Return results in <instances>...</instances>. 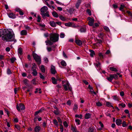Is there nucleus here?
<instances>
[{
  "label": "nucleus",
  "mask_w": 132,
  "mask_h": 132,
  "mask_svg": "<svg viewBox=\"0 0 132 132\" xmlns=\"http://www.w3.org/2000/svg\"><path fill=\"white\" fill-rule=\"evenodd\" d=\"M2 36V39L6 41H13L14 39V34L8 30L0 29V37Z\"/></svg>",
  "instance_id": "1"
},
{
  "label": "nucleus",
  "mask_w": 132,
  "mask_h": 132,
  "mask_svg": "<svg viewBox=\"0 0 132 132\" xmlns=\"http://www.w3.org/2000/svg\"><path fill=\"white\" fill-rule=\"evenodd\" d=\"M50 40H47L45 41L46 45L48 44L50 45H53V43H55L58 41L59 35L56 33L51 34L50 36Z\"/></svg>",
  "instance_id": "2"
},
{
  "label": "nucleus",
  "mask_w": 132,
  "mask_h": 132,
  "mask_svg": "<svg viewBox=\"0 0 132 132\" xmlns=\"http://www.w3.org/2000/svg\"><path fill=\"white\" fill-rule=\"evenodd\" d=\"M32 55L33 58L38 65L41 63V59L40 56L35 53L34 51L32 52Z\"/></svg>",
  "instance_id": "3"
},
{
  "label": "nucleus",
  "mask_w": 132,
  "mask_h": 132,
  "mask_svg": "<svg viewBox=\"0 0 132 132\" xmlns=\"http://www.w3.org/2000/svg\"><path fill=\"white\" fill-rule=\"evenodd\" d=\"M16 108L18 111H20V110H23L25 109L24 105L22 103L20 104L19 105H17Z\"/></svg>",
  "instance_id": "4"
},
{
  "label": "nucleus",
  "mask_w": 132,
  "mask_h": 132,
  "mask_svg": "<svg viewBox=\"0 0 132 132\" xmlns=\"http://www.w3.org/2000/svg\"><path fill=\"white\" fill-rule=\"evenodd\" d=\"M88 20H89L88 22L89 25L90 26H93L94 23V19L89 17H88Z\"/></svg>",
  "instance_id": "5"
},
{
  "label": "nucleus",
  "mask_w": 132,
  "mask_h": 132,
  "mask_svg": "<svg viewBox=\"0 0 132 132\" xmlns=\"http://www.w3.org/2000/svg\"><path fill=\"white\" fill-rule=\"evenodd\" d=\"M48 9L47 7L46 6H44L42 7L40 9L41 13H43L47 11Z\"/></svg>",
  "instance_id": "6"
},
{
  "label": "nucleus",
  "mask_w": 132,
  "mask_h": 132,
  "mask_svg": "<svg viewBox=\"0 0 132 132\" xmlns=\"http://www.w3.org/2000/svg\"><path fill=\"white\" fill-rule=\"evenodd\" d=\"M7 14L9 17L12 19H14L16 17L15 14L13 13H7Z\"/></svg>",
  "instance_id": "7"
},
{
  "label": "nucleus",
  "mask_w": 132,
  "mask_h": 132,
  "mask_svg": "<svg viewBox=\"0 0 132 132\" xmlns=\"http://www.w3.org/2000/svg\"><path fill=\"white\" fill-rule=\"evenodd\" d=\"M40 14L42 15V17L44 19L45 18L46 16L49 17L50 16L49 15V12L48 11H47L45 13H40Z\"/></svg>",
  "instance_id": "8"
},
{
  "label": "nucleus",
  "mask_w": 132,
  "mask_h": 132,
  "mask_svg": "<svg viewBox=\"0 0 132 132\" xmlns=\"http://www.w3.org/2000/svg\"><path fill=\"white\" fill-rule=\"evenodd\" d=\"M88 132H96V130L94 127L91 126L88 129Z\"/></svg>",
  "instance_id": "9"
},
{
  "label": "nucleus",
  "mask_w": 132,
  "mask_h": 132,
  "mask_svg": "<svg viewBox=\"0 0 132 132\" xmlns=\"http://www.w3.org/2000/svg\"><path fill=\"white\" fill-rule=\"evenodd\" d=\"M64 89L65 91H67L68 90V89L71 90L70 88L69 87V84L68 82H67L66 85H63Z\"/></svg>",
  "instance_id": "10"
},
{
  "label": "nucleus",
  "mask_w": 132,
  "mask_h": 132,
  "mask_svg": "<svg viewBox=\"0 0 132 132\" xmlns=\"http://www.w3.org/2000/svg\"><path fill=\"white\" fill-rule=\"evenodd\" d=\"M51 73L53 74H55L56 72L55 67L52 65L51 66Z\"/></svg>",
  "instance_id": "11"
},
{
  "label": "nucleus",
  "mask_w": 132,
  "mask_h": 132,
  "mask_svg": "<svg viewBox=\"0 0 132 132\" xmlns=\"http://www.w3.org/2000/svg\"><path fill=\"white\" fill-rule=\"evenodd\" d=\"M81 0H78L77 2L76 3L75 5V7L76 8L78 9L81 3Z\"/></svg>",
  "instance_id": "12"
},
{
  "label": "nucleus",
  "mask_w": 132,
  "mask_h": 132,
  "mask_svg": "<svg viewBox=\"0 0 132 132\" xmlns=\"http://www.w3.org/2000/svg\"><path fill=\"white\" fill-rule=\"evenodd\" d=\"M116 122L117 125L119 126L122 124V121L120 119H118L116 120Z\"/></svg>",
  "instance_id": "13"
},
{
  "label": "nucleus",
  "mask_w": 132,
  "mask_h": 132,
  "mask_svg": "<svg viewBox=\"0 0 132 132\" xmlns=\"http://www.w3.org/2000/svg\"><path fill=\"white\" fill-rule=\"evenodd\" d=\"M75 42L77 45L79 46H80L82 44V41L79 39H76Z\"/></svg>",
  "instance_id": "14"
},
{
  "label": "nucleus",
  "mask_w": 132,
  "mask_h": 132,
  "mask_svg": "<svg viewBox=\"0 0 132 132\" xmlns=\"http://www.w3.org/2000/svg\"><path fill=\"white\" fill-rule=\"evenodd\" d=\"M50 24L52 27H55L56 26V22L54 21H50Z\"/></svg>",
  "instance_id": "15"
},
{
  "label": "nucleus",
  "mask_w": 132,
  "mask_h": 132,
  "mask_svg": "<svg viewBox=\"0 0 132 132\" xmlns=\"http://www.w3.org/2000/svg\"><path fill=\"white\" fill-rule=\"evenodd\" d=\"M88 88L90 89V92H91L92 93H93L95 94H96L95 92L94 91L92 87L90 86V85H89Z\"/></svg>",
  "instance_id": "16"
},
{
  "label": "nucleus",
  "mask_w": 132,
  "mask_h": 132,
  "mask_svg": "<svg viewBox=\"0 0 132 132\" xmlns=\"http://www.w3.org/2000/svg\"><path fill=\"white\" fill-rule=\"evenodd\" d=\"M89 51L90 52V56L91 57H94V55H95V53L94 51L91 50H89Z\"/></svg>",
  "instance_id": "17"
},
{
  "label": "nucleus",
  "mask_w": 132,
  "mask_h": 132,
  "mask_svg": "<svg viewBox=\"0 0 132 132\" xmlns=\"http://www.w3.org/2000/svg\"><path fill=\"white\" fill-rule=\"evenodd\" d=\"M24 83L25 85L27 86H29V81L27 79H25L23 80Z\"/></svg>",
  "instance_id": "18"
},
{
  "label": "nucleus",
  "mask_w": 132,
  "mask_h": 132,
  "mask_svg": "<svg viewBox=\"0 0 132 132\" xmlns=\"http://www.w3.org/2000/svg\"><path fill=\"white\" fill-rule=\"evenodd\" d=\"M41 129V128L40 127L36 126L34 128V131L36 132H39Z\"/></svg>",
  "instance_id": "19"
},
{
  "label": "nucleus",
  "mask_w": 132,
  "mask_h": 132,
  "mask_svg": "<svg viewBox=\"0 0 132 132\" xmlns=\"http://www.w3.org/2000/svg\"><path fill=\"white\" fill-rule=\"evenodd\" d=\"M91 116L90 114L89 113H86L85 117V118L86 119H88L91 117Z\"/></svg>",
  "instance_id": "20"
},
{
  "label": "nucleus",
  "mask_w": 132,
  "mask_h": 132,
  "mask_svg": "<svg viewBox=\"0 0 132 132\" xmlns=\"http://www.w3.org/2000/svg\"><path fill=\"white\" fill-rule=\"evenodd\" d=\"M110 70L112 71L117 72L118 70L117 68L114 67H110L109 68Z\"/></svg>",
  "instance_id": "21"
},
{
  "label": "nucleus",
  "mask_w": 132,
  "mask_h": 132,
  "mask_svg": "<svg viewBox=\"0 0 132 132\" xmlns=\"http://www.w3.org/2000/svg\"><path fill=\"white\" fill-rule=\"evenodd\" d=\"M27 34V31L25 30H22L21 32V34L22 36L26 35Z\"/></svg>",
  "instance_id": "22"
},
{
  "label": "nucleus",
  "mask_w": 132,
  "mask_h": 132,
  "mask_svg": "<svg viewBox=\"0 0 132 132\" xmlns=\"http://www.w3.org/2000/svg\"><path fill=\"white\" fill-rule=\"evenodd\" d=\"M51 79L52 83L54 84H57V80L55 79V78L52 77Z\"/></svg>",
  "instance_id": "23"
},
{
  "label": "nucleus",
  "mask_w": 132,
  "mask_h": 132,
  "mask_svg": "<svg viewBox=\"0 0 132 132\" xmlns=\"http://www.w3.org/2000/svg\"><path fill=\"white\" fill-rule=\"evenodd\" d=\"M18 54L19 55H21L22 53V49L21 48H19L18 50Z\"/></svg>",
  "instance_id": "24"
},
{
  "label": "nucleus",
  "mask_w": 132,
  "mask_h": 132,
  "mask_svg": "<svg viewBox=\"0 0 132 132\" xmlns=\"http://www.w3.org/2000/svg\"><path fill=\"white\" fill-rule=\"evenodd\" d=\"M40 70L43 73H45V69L43 65H42L40 67Z\"/></svg>",
  "instance_id": "25"
},
{
  "label": "nucleus",
  "mask_w": 132,
  "mask_h": 132,
  "mask_svg": "<svg viewBox=\"0 0 132 132\" xmlns=\"http://www.w3.org/2000/svg\"><path fill=\"white\" fill-rule=\"evenodd\" d=\"M109 77H108L106 78V79L110 81H111L113 79L112 76H111V74L110 75Z\"/></svg>",
  "instance_id": "26"
},
{
  "label": "nucleus",
  "mask_w": 132,
  "mask_h": 132,
  "mask_svg": "<svg viewBox=\"0 0 132 132\" xmlns=\"http://www.w3.org/2000/svg\"><path fill=\"white\" fill-rule=\"evenodd\" d=\"M32 70L33 71V72L32 73V74L34 76H36L37 75V73L36 69H34Z\"/></svg>",
  "instance_id": "27"
},
{
  "label": "nucleus",
  "mask_w": 132,
  "mask_h": 132,
  "mask_svg": "<svg viewBox=\"0 0 132 132\" xmlns=\"http://www.w3.org/2000/svg\"><path fill=\"white\" fill-rule=\"evenodd\" d=\"M78 107L77 106V105L76 104H75L73 106V110L74 111L76 112L77 110L78 109Z\"/></svg>",
  "instance_id": "28"
},
{
  "label": "nucleus",
  "mask_w": 132,
  "mask_h": 132,
  "mask_svg": "<svg viewBox=\"0 0 132 132\" xmlns=\"http://www.w3.org/2000/svg\"><path fill=\"white\" fill-rule=\"evenodd\" d=\"M75 121L76 124L77 125H80L81 122L80 120L79 119H76L75 120Z\"/></svg>",
  "instance_id": "29"
},
{
  "label": "nucleus",
  "mask_w": 132,
  "mask_h": 132,
  "mask_svg": "<svg viewBox=\"0 0 132 132\" xmlns=\"http://www.w3.org/2000/svg\"><path fill=\"white\" fill-rule=\"evenodd\" d=\"M98 55L101 59H103L105 57V56L103 55L102 53H99Z\"/></svg>",
  "instance_id": "30"
},
{
  "label": "nucleus",
  "mask_w": 132,
  "mask_h": 132,
  "mask_svg": "<svg viewBox=\"0 0 132 132\" xmlns=\"http://www.w3.org/2000/svg\"><path fill=\"white\" fill-rule=\"evenodd\" d=\"M59 17L60 18L62 21H65L66 20V18L62 15H60Z\"/></svg>",
  "instance_id": "31"
},
{
  "label": "nucleus",
  "mask_w": 132,
  "mask_h": 132,
  "mask_svg": "<svg viewBox=\"0 0 132 132\" xmlns=\"http://www.w3.org/2000/svg\"><path fill=\"white\" fill-rule=\"evenodd\" d=\"M111 76H112L113 79L114 78L115 80L117 79L118 78V76L116 74H111Z\"/></svg>",
  "instance_id": "32"
},
{
  "label": "nucleus",
  "mask_w": 132,
  "mask_h": 132,
  "mask_svg": "<svg viewBox=\"0 0 132 132\" xmlns=\"http://www.w3.org/2000/svg\"><path fill=\"white\" fill-rule=\"evenodd\" d=\"M125 7V6L124 5L121 4L120 5V7L119 8V10L122 11H123V9H124V8Z\"/></svg>",
  "instance_id": "33"
},
{
  "label": "nucleus",
  "mask_w": 132,
  "mask_h": 132,
  "mask_svg": "<svg viewBox=\"0 0 132 132\" xmlns=\"http://www.w3.org/2000/svg\"><path fill=\"white\" fill-rule=\"evenodd\" d=\"M52 14L53 16L57 18L58 17V14L55 12H53L52 13Z\"/></svg>",
  "instance_id": "34"
},
{
  "label": "nucleus",
  "mask_w": 132,
  "mask_h": 132,
  "mask_svg": "<svg viewBox=\"0 0 132 132\" xmlns=\"http://www.w3.org/2000/svg\"><path fill=\"white\" fill-rule=\"evenodd\" d=\"M61 64L63 66H65L67 65V64L63 60L61 61Z\"/></svg>",
  "instance_id": "35"
},
{
  "label": "nucleus",
  "mask_w": 132,
  "mask_h": 132,
  "mask_svg": "<svg viewBox=\"0 0 132 132\" xmlns=\"http://www.w3.org/2000/svg\"><path fill=\"white\" fill-rule=\"evenodd\" d=\"M15 127L18 130L20 131L21 130V127L19 125H15Z\"/></svg>",
  "instance_id": "36"
},
{
  "label": "nucleus",
  "mask_w": 132,
  "mask_h": 132,
  "mask_svg": "<svg viewBox=\"0 0 132 132\" xmlns=\"http://www.w3.org/2000/svg\"><path fill=\"white\" fill-rule=\"evenodd\" d=\"M106 105L108 107L111 106L113 108H114L113 107L112 105H111V103L109 102H107L106 103Z\"/></svg>",
  "instance_id": "37"
},
{
  "label": "nucleus",
  "mask_w": 132,
  "mask_h": 132,
  "mask_svg": "<svg viewBox=\"0 0 132 132\" xmlns=\"http://www.w3.org/2000/svg\"><path fill=\"white\" fill-rule=\"evenodd\" d=\"M103 28L104 30L108 32L110 31V30L109 28L106 26H104L103 27Z\"/></svg>",
  "instance_id": "38"
},
{
  "label": "nucleus",
  "mask_w": 132,
  "mask_h": 132,
  "mask_svg": "<svg viewBox=\"0 0 132 132\" xmlns=\"http://www.w3.org/2000/svg\"><path fill=\"white\" fill-rule=\"evenodd\" d=\"M96 105L97 106L100 107L102 105V104L100 102H96Z\"/></svg>",
  "instance_id": "39"
},
{
  "label": "nucleus",
  "mask_w": 132,
  "mask_h": 132,
  "mask_svg": "<svg viewBox=\"0 0 132 132\" xmlns=\"http://www.w3.org/2000/svg\"><path fill=\"white\" fill-rule=\"evenodd\" d=\"M71 130L73 132H76V128H75L73 126H72L71 127Z\"/></svg>",
  "instance_id": "40"
},
{
  "label": "nucleus",
  "mask_w": 132,
  "mask_h": 132,
  "mask_svg": "<svg viewBox=\"0 0 132 132\" xmlns=\"http://www.w3.org/2000/svg\"><path fill=\"white\" fill-rule=\"evenodd\" d=\"M53 112L56 115H58L59 113V110H54Z\"/></svg>",
  "instance_id": "41"
},
{
  "label": "nucleus",
  "mask_w": 132,
  "mask_h": 132,
  "mask_svg": "<svg viewBox=\"0 0 132 132\" xmlns=\"http://www.w3.org/2000/svg\"><path fill=\"white\" fill-rule=\"evenodd\" d=\"M127 125L126 123V122L125 121H123L122 122V126L123 127H125L127 126Z\"/></svg>",
  "instance_id": "42"
},
{
  "label": "nucleus",
  "mask_w": 132,
  "mask_h": 132,
  "mask_svg": "<svg viewBox=\"0 0 132 132\" xmlns=\"http://www.w3.org/2000/svg\"><path fill=\"white\" fill-rule=\"evenodd\" d=\"M16 60L15 58L14 57H12L11 59L10 60L12 63H13Z\"/></svg>",
  "instance_id": "43"
},
{
  "label": "nucleus",
  "mask_w": 132,
  "mask_h": 132,
  "mask_svg": "<svg viewBox=\"0 0 132 132\" xmlns=\"http://www.w3.org/2000/svg\"><path fill=\"white\" fill-rule=\"evenodd\" d=\"M72 23L71 22H69L66 23L65 24V25L66 26H71L72 25Z\"/></svg>",
  "instance_id": "44"
},
{
  "label": "nucleus",
  "mask_w": 132,
  "mask_h": 132,
  "mask_svg": "<svg viewBox=\"0 0 132 132\" xmlns=\"http://www.w3.org/2000/svg\"><path fill=\"white\" fill-rule=\"evenodd\" d=\"M119 106H121L122 108H124L126 106V105L125 104H123V103H120L119 104Z\"/></svg>",
  "instance_id": "45"
},
{
  "label": "nucleus",
  "mask_w": 132,
  "mask_h": 132,
  "mask_svg": "<svg viewBox=\"0 0 132 132\" xmlns=\"http://www.w3.org/2000/svg\"><path fill=\"white\" fill-rule=\"evenodd\" d=\"M54 123L56 125H58V123L57 122V120L56 119H54L53 120Z\"/></svg>",
  "instance_id": "46"
},
{
  "label": "nucleus",
  "mask_w": 132,
  "mask_h": 132,
  "mask_svg": "<svg viewBox=\"0 0 132 132\" xmlns=\"http://www.w3.org/2000/svg\"><path fill=\"white\" fill-rule=\"evenodd\" d=\"M86 11L89 15H91V11L90 9H87L86 10Z\"/></svg>",
  "instance_id": "47"
},
{
  "label": "nucleus",
  "mask_w": 132,
  "mask_h": 132,
  "mask_svg": "<svg viewBox=\"0 0 132 132\" xmlns=\"http://www.w3.org/2000/svg\"><path fill=\"white\" fill-rule=\"evenodd\" d=\"M113 97V99L117 101L118 100V97L117 96H114Z\"/></svg>",
  "instance_id": "48"
},
{
  "label": "nucleus",
  "mask_w": 132,
  "mask_h": 132,
  "mask_svg": "<svg viewBox=\"0 0 132 132\" xmlns=\"http://www.w3.org/2000/svg\"><path fill=\"white\" fill-rule=\"evenodd\" d=\"M63 125L65 127H68V125L67 122L66 121H64L63 123Z\"/></svg>",
  "instance_id": "49"
},
{
  "label": "nucleus",
  "mask_w": 132,
  "mask_h": 132,
  "mask_svg": "<svg viewBox=\"0 0 132 132\" xmlns=\"http://www.w3.org/2000/svg\"><path fill=\"white\" fill-rule=\"evenodd\" d=\"M39 75V77L40 78L43 79H45L44 76L43 75H42L41 73H40Z\"/></svg>",
  "instance_id": "50"
},
{
  "label": "nucleus",
  "mask_w": 132,
  "mask_h": 132,
  "mask_svg": "<svg viewBox=\"0 0 132 132\" xmlns=\"http://www.w3.org/2000/svg\"><path fill=\"white\" fill-rule=\"evenodd\" d=\"M36 68V66L35 63H33L32 64V70L34 69H35Z\"/></svg>",
  "instance_id": "51"
},
{
  "label": "nucleus",
  "mask_w": 132,
  "mask_h": 132,
  "mask_svg": "<svg viewBox=\"0 0 132 132\" xmlns=\"http://www.w3.org/2000/svg\"><path fill=\"white\" fill-rule=\"evenodd\" d=\"M7 73L8 74L10 75L12 73L11 70L9 69H8L7 70Z\"/></svg>",
  "instance_id": "52"
},
{
  "label": "nucleus",
  "mask_w": 132,
  "mask_h": 132,
  "mask_svg": "<svg viewBox=\"0 0 132 132\" xmlns=\"http://www.w3.org/2000/svg\"><path fill=\"white\" fill-rule=\"evenodd\" d=\"M41 20V18L39 15H38L37 16V21L38 22H39Z\"/></svg>",
  "instance_id": "53"
},
{
  "label": "nucleus",
  "mask_w": 132,
  "mask_h": 132,
  "mask_svg": "<svg viewBox=\"0 0 132 132\" xmlns=\"http://www.w3.org/2000/svg\"><path fill=\"white\" fill-rule=\"evenodd\" d=\"M65 36V34L63 33H61L60 35V37L62 38H63Z\"/></svg>",
  "instance_id": "54"
},
{
  "label": "nucleus",
  "mask_w": 132,
  "mask_h": 132,
  "mask_svg": "<svg viewBox=\"0 0 132 132\" xmlns=\"http://www.w3.org/2000/svg\"><path fill=\"white\" fill-rule=\"evenodd\" d=\"M44 110L45 109L43 108H42L38 111L39 113H41L43 111H44Z\"/></svg>",
  "instance_id": "55"
},
{
  "label": "nucleus",
  "mask_w": 132,
  "mask_h": 132,
  "mask_svg": "<svg viewBox=\"0 0 132 132\" xmlns=\"http://www.w3.org/2000/svg\"><path fill=\"white\" fill-rule=\"evenodd\" d=\"M98 24L97 23H95L94 25H93V27L94 28H95V27H97L98 26Z\"/></svg>",
  "instance_id": "56"
},
{
  "label": "nucleus",
  "mask_w": 132,
  "mask_h": 132,
  "mask_svg": "<svg viewBox=\"0 0 132 132\" xmlns=\"http://www.w3.org/2000/svg\"><path fill=\"white\" fill-rule=\"evenodd\" d=\"M127 12L128 14L132 18V13L131 12L128 11H127Z\"/></svg>",
  "instance_id": "57"
},
{
  "label": "nucleus",
  "mask_w": 132,
  "mask_h": 132,
  "mask_svg": "<svg viewBox=\"0 0 132 132\" xmlns=\"http://www.w3.org/2000/svg\"><path fill=\"white\" fill-rule=\"evenodd\" d=\"M22 75L23 77H26L27 75V74L26 73L23 72L22 74Z\"/></svg>",
  "instance_id": "58"
},
{
  "label": "nucleus",
  "mask_w": 132,
  "mask_h": 132,
  "mask_svg": "<svg viewBox=\"0 0 132 132\" xmlns=\"http://www.w3.org/2000/svg\"><path fill=\"white\" fill-rule=\"evenodd\" d=\"M44 61L46 63H47L48 61V59L46 57H45L44 58Z\"/></svg>",
  "instance_id": "59"
},
{
  "label": "nucleus",
  "mask_w": 132,
  "mask_h": 132,
  "mask_svg": "<svg viewBox=\"0 0 132 132\" xmlns=\"http://www.w3.org/2000/svg\"><path fill=\"white\" fill-rule=\"evenodd\" d=\"M57 119L58 120V122H59L61 123H62V120L59 117H58L57 118Z\"/></svg>",
  "instance_id": "60"
},
{
  "label": "nucleus",
  "mask_w": 132,
  "mask_h": 132,
  "mask_svg": "<svg viewBox=\"0 0 132 132\" xmlns=\"http://www.w3.org/2000/svg\"><path fill=\"white\" fill-rule=\"evenodd\" d=\"M63 55L64 57H65V58H67V56L66 55V54H65V52H64V51L63 52Z\"/></svg>",
  "instance_id": "61"
},
{
  "label": "nucleus",
  "mask_w": 132,
  "mask_h": 132,
  "mask_svg": "<svg viewBox=\"0 0 132 132\" xmlns=\"http://www.w3.org/2000/svg\"><path fill=\"white\" fill-rule=\"evenodd\" d=\"M120 94L121 96H123L124 95V93L122 91L120 92Z\"/></svg>",
  "instance_id": "62"
},
{
  "label": "nucleus",
  "mask_w": 132,
  "mask_h": 132,
  "mask_svg": "<svg viewBox=\"0 0 132 132\" xmlns=\"http://www.w3.org/2000/svg\"><path fill=\"white\" fill-rule=\"evenodd\" d=\"M80 31L81 32H84L85 31V29L84 28H81L80 29Z\"/></svg>",
  "instance_id": "63"
},
{
  "label": "nucleus",
  "mask_w": 132,
  "mask_h": 132,
  "mask_svg": "<svg viewBox=\"0 0 132 132\" xmlns=\"http://www.w3.org/2000/svg\"><path fill=\"white\" fill-rule=\"evenodd\" d=\"M10 48L9 47H7L6 48V51L7 52H9L10 51Z\"/></svg>",
  "instance_id": "64"
}]
</instances>
